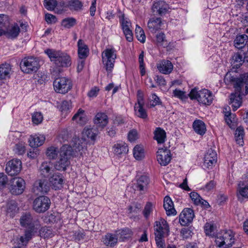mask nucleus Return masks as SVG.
<instances>
[{
    "instance_id": "obj_22",
    "label": "nucleus",
    "mask_w": 248,
    "mask_h": 248,
    "mask_svg": "<svg viewBox=\"0 0 248 248\" xmlns=\"http://www.w3.org/2000/svg\"><path fill=\"white\" fill-rule=\"evenodd\" d=\"M241 92L239 91H235L234 93L231 94L230 97V104L232 105V110H236L241 105L242 103Z\"/></svg>"
},
{
    "instance_id": "obj_34",
    "label": "nucleus",
    "mask_w": 248,
    "mask_h": 248,
    "mask_svg": "<svg viewBox=\"0 0 248 248\" xmlns=\"http://www.w3.org/2000/svg\"><path fill=\"white\" fill-rule=\"evenodd\" d=\"M193 128L196 133L203 135L206 132V126L203 121L200 120H196L193 123Z\"/></svg>"
},
{
    "instance_id": "obj_9",
    "label": "nucleus",
    "mask_w": 248,
    "mask_h": 248,
    "mask_svg": "<svg viewBox=\"0 0 248 248\" xmlns=\"http://www.w3.org/2000/svg\"><path fill=\"white\" fill-rule=\"evenodd\" d=\"M51 201L49 198L41 196L36 198L33 202V209L38 213H43L50 207Z\"/></svg>"
},
{
    "instance_id": "obj_27",
    "label": "nucleus",
    "mask_w": 248,
    "mask_h": 248,
    "mask_svg": "<svg viewBox=\"0 0 248 248\" xmlns=\"http://www.w3.org/2000/svg\"><path fill=\"white\" fill-rule=\"evenodd\" d=\"M163 206L168 216L175 215L176 214L173 202L170 197L166 196L164 198Z\"/></svg>"
},
{
    "instance_id": "obj_12",
    "label": "nucleus",
    "mask_w": 248,
    "mask_h": 248,
    "mask_svg": "<svg viewBox=\"0 0 248 248\" xmlns=\"http://www.w3.org/2000/svg\"><path fill=\"white\" fill-rule=\"evenodd\" d=\"M21 168L22 163L19 159H13L7 163L5 170L9 175L13 176L17 174Z\"/></svg>"
},
{
    "instance_id": "obj_17",
    "label": "nucleus",
    "mask_w": 248,
    "mask_h": 248,
    "mask_svg": "<svg viewBox=\"0 0 248 248\" xmlns=\"http://www.w3.org/2000/svg\"><path fill=\"white\" fill-rule=\"evenodd\" d=\"M169 9L168 4L162 0L154 2L152 8V12L154 15L161 16L166 14Z\"/></svg>"
},
{
    "instance_id": "obj_64",
    "label": "nucleus",
    "mask_w": 248,
    "mask_h": 248,
    "mask_svg": "<svg viewBox=\"0 0 248 248\" xmlns=\"http://www.w3.org/2000/svg\"><path fill=\"white\" fill-rule=\"evenodd\" d=\"M237 190L240 196L248 199V185L244 187H239Z\"/></svg>"
},
{
    "instance_id": "obj_15",
    "label": "nucleus",
    "mask_w": 248,
    "mask_h": 248,
    "mask_svg": "<svg viewBox=\"0 0 248 248\" xmlns=\"http://www.w3.org/2000/svg\"><path fill=\"white\" fill-rule=\"evenodd\" d=\"M49 188V185L46 179H40L34 183L33 190L36 194H45Z\"/></svg>"
},
{
    "instance_id": "obj_52",
    "label": "nucleus",
    "mask_w": 248,
    "mask_h": 248,
    "mask_svg": "<svg viewBox=\"0 0 248 248\" xmlns=\"http://www.w3.org/2000/svg\"><path fill=\"white\" fill-rule=\"evenodd\" d=\"M59 152V150L58 148L51 146L47 149L46 154L50 159H55L57 156Z\"/></svg>"
},
{
    "instance_id": "obj_18",
    "label": "nucleus",
    "mask_w": 248,
    "mask_h": 248,
    "mask_svg": "<svg viewBox=\"0 0 248 248\" xmlns=\"http://www.w3.org/2000/svg\"><path fill=\"white\" fill-rule=\"evenodd\" d=\"M84 141L83 139L75 137H73L69 145H66L71 147L73 155H76V154L78 152H80V154L81 155V151L83 149Z\"/></svg>"
},
{
    "instance_id": "obj_56",
    "label": "nucleus",
    "mask_w": 248,
    "mask_h": 248,
    "mask_svg": "<svg viewBox=\"0 0 248 248\" xmlns=\"http://www.w3.org/2000/svg\"><path fill=\"white\" fill-rule=\"evenodd\" d=\"M161 104L159 98L155 93L152 94L149 100V107L150 108L154 107L157 105Z\"/></svg>"
},
{
    "instance_id": "obj_45",
    "label": "nucleus",
    "mask_w": 248,
    "mask_h": 248,
    "mask_svg": "<svg viewBox=\"0 0 248 248\" xmlns=\"http://www.w3.org/2000/svg\"><path fill=\"white\" fill-rule=\"evenodd\" d=\"M244 136V129L243 127L241 126H238L235 131V137L236 141L238 144L243 145V137Z\"/></svg>"
},
{
    "instance_id": "obj_28",
    "label": "nucleus",
    "mask_w": 248,
    "mask_h": 248,
    "mask_svg": "<svg viewBox=\"0 0 248 248\" xmlns=\"http://www.w3.org/2000/svg\"><path fill=\"white\" fill-rule=\"evenodd\" d=\"M45 140L44 135L31 136L29 140V145L31 147H37L42 145Z\"/></svg>"
},
{
    "instance_id": "obj_11",
    "label": "nucleus",
    "mask_w": 248,
    "mask_h": 248,
    "mask_svg": "<svg viewBox=\"0 0 248 248\" xmlns=\"http://www.w3.org/2000/svg\"><path fill=\"white\" fill-rule=\"evenodd\" d=\"M11 193L15 195L21 194L25 187V182L20 177H14L11 179L8 184Z\"/></svg>"
},
{
    "instance_id": "obj_14",
    "label": "nucleus",
    "mask_w": 248,
    "mask_h": 248,
    "mask_svg": "<svg viewBox=\"0 0 248 248\" xmlns=\"http://www.w3.org/2000/svg\"><path fill=\"white\" fill-rule=\"evenodd\" d=\"M217 162V154L212 149H209L205 153L204 157L203 166L208 168H211Z\"/></svg>"
},
{
    "instance_id": "obj_62",
    "label": "nucleus",
    "mask_w": 248,
    "mask_h": 248,
    "mask_svg": "<svg viewBox=\"0 0 248 248\" xmlns=\"http://www.w3.org/2000/svg\"><path fill=\"white\" fill-rule=\"evenodd\" d=\"M19 32H0V36L4 35L9 39H15L18 36Z\"/></svg>"
},
{
    "instance_id": "obj_30",
    "label": "nucleus",
    "mask_w": 248,
    "mask_h": 248,
    "mask_svg": "<svg viewBox=\"0 0 248 248\" xmlns=\"http://www.w3.org/2000/svg\"><path fill=\"white\" fill-rule=\"evenodd\" d=\"M98 134V130L97 127H87L84 128L82 134L83 137H86L88 139L93 141L95 140V138Z\"/></svg>"
},
{
    "instance_id": "obj_39",
    "label": "nucleus",
    "mask_w": 248,
    "mask_h": 248,
    "mask_svg": "<svg viewBox=\"0 0 248 248\" xmlns=\"http://www.w3.org/2000/svg\"><path fill=\"white\" fill-rule=\"evenodd\" d=\"M18 208L16 202L15 201H10L7 203V215L11 217H13L17 212Z\"/></svg>"
},
{
    "instance_id": "obj_16",
    "label": "nucleus",
    "mask_w": 248,
    "mask_h": 248,
    "mask_svg": "<svg viewBox=\"0 0 248 248\" xmlns=\"http://www.w3.org/2000/svg\"><path fill=\"white\" fill-rule=\"evenodd\" d=\"M156 157L158 163L161 165L166 166L171 160L170 152L167 149H159L156 153Z\"/></svg>"
},
{
    "instance_id": "obj_25",
    "label": "nucleus",
    "mask_w": 248,
    "mask_h": 248,
    "mask_svg": "<svg viewBox=\"0 0 248 248\" xmlns=\"http://www.w3.org/2000/svg\"><path fill=\"white\" fill-rule=\"evenodd\" d=\"M53 188L55 190L61 189L62 187L63 177L62 174L59 172L54 173L49 179Z\"/></svg>"
},
{
    "instance_id": "obj_41",
    "label": "nucleus",
    "mask_w": 248,
    "mask_h": 248,
    "mask_svg": "<svg viewBox=\"0 0 248 248\" xmlns=\"http://www.w3.org/2000/svg\"><path fill=\"white\" fill-rule=\"evenodd\" d=\"M118 234L120 235V240L122 241H125L132 237L133 233L129 228H125L120 231Z\"/></svg>"
},
{
    "instance_id": "obj_23",
    "label": "nucleus",
    "mask_w": 248,
    "mask_h": 248,
    "mask_svg": "<svg viewBox=\"0 0 248 248\" xmlns=\"http://www.w3.org/2000/svg\"><path fill=\"white\" fill-rule=\"evenodd\" d=\"M94 124L97 127L102 129L108 124V117L105 113H97L93 120Z\"/></svg>"
},
{
    "instance_id": "obj_20",
    "label": "nucleus",
    "mask_w": 248,
    "mask_h": 248,
    "mask_svg": "<svg viewBox=\"0 0 248 248\" xmlns=\"http://www.w3.org/2000/svg\"><path fill=\"white\" fill-rule=\"evenodd\" d=\"M157 68L162 74L168 75L173 70V65L170 61L163 60L157 64Z\"/></svg>"
},
{
    "instance_id": "obj_55",
    "label": "nucleus",
    "mask_w": 248,
    "mask_h": 248,
    "mask_svg": "<svg viewBox=\"0 0 248 248\" xmlns=\"http://www.w3.org/2000/svg\"><path fill=\"white\" fill-rule=\"evenodd\" d=\"M57 5V0H44V5L48 10L53 11Z\"/></svg>"
},
{
    "instance_id": "obj_44",
    "label": "nucleus",
    "mask_w": 248,
    "mask_h": 248,
    "mask_svg": "<svg viewBox=\"0 0 248 248\" xmlns=\"http://www.w3.org/2000/svg\"><path fill=\"white\" fill-rule=\"evenodd\" d=\"M144 105H135L134 110L135 114L139 117L145 119L148 117L147 111L144 108Z\"/></svg>"
},
{
    "instance_id": "obj_3",
    "label": "nucleus",
    "mask_w": 248,
    "mask_h": 248,
    "mask_svg": "<svg viewBox=\"0 0 248 248\" xmlns=\"http://www.w3.org/2000/svg\"><path fill=\"white\" fill-rule=\"evenodd\" d=\"M191 99H197L201 104L204 105H210L213 100L212 92L207 89L198 91L196 88L192 89L188 94Z\"/></svg>"
},
{
    "instance_id": "obj_13",
    "label": "nucleus",
    "mask_w": 248,
    "mask_h": 248,
    "mask_svg": "<svg viewBox=\"0 0 248 248\" xmlns=\"http://www.w3.org/2000/svg\"><path fill=\"white\" fill-rule=\"evenodd\" d=\"M193 210L189 208H185L179 216V222L182 226H186L191 223L194 217Z\"/></svg>"
},
{
    "instance_id": "obj_35",
    "label": "nucleus",
    "mask_w": 248,
    "mask_h": 248,
    "mask_svg": "<svg viewBox=\"0 0 248 248\" xmlns=\"http://www.w3.org/2000/svg\"><path fill=\"white\" fill-rule=\"evenodd\" d=\"M52 169V165L50 162H43L39 168L40 174L44 177H47L53 171Z\"/></svg>"
},
{
    "instance_id": "obj_38",
    "label": "nucleus",
    "mask_w": 248,
    "mask_h": 248,
    "mask_svg": "<svg viewBox=\"0 0 248 248\" xmlns=\"http://www.w3.org/2000/svg\"><path fill=\"white\" fill-rule=\"evenodd\" d=\"M71 108L72 102L71 101H63L59 106V109L62 112V115L63 117H65L70 112Z\"/></svg>"
},
{
    "instance_id": "obj_47",
    "label": "nucleus",
    "mask_w": 248,
    "mask_h": 248,
    "mask_svg": "<svg viewBox=\"0 0 248 248\" xmlns=\"http://www.w3.org/2000/svg\"><path fill=\"white\" fill-rule=\"evenodd\" d=\"M226 110H227V108H225ZM224 118L227 124L230 126V127L232 129L234 128V118L233 116L234 115H232V113L230 111H224Z\"/></svg>"
},
{
    "instance_id": "obj_59",
    "label": "nucleus",
    "mask_w": 248,
    "mask_h": 248,
    "mask_svg": "<svg viewBox=\"0 0 248 248\" xmlns=\"http://www.w3.org/2000/svg\"><path fill=\"white\" fill-rule=\"evenodd\" d=\"M142 205L141 203L139 202H134L133 203V205L130 206L128 207V211L129 213H138L140 209H141Z\"/></svg>"
},
{
    "instance_id": "obj_33",
    "label": "nucleus",
    "mask_w": 248,
    "mask_h": 248,
    "mask_svg": "<svg viewBox=\"0 0 248 248\" xmlns=\"http://www.w3.org/2000/svg\"><path fill=\"white\" fill-rule=\"evenodd\" d=\"M11 69V66L9 63H5L0 65V79L9 78Z\"/></svg>"
},
{
    "instance_id": "obj_60",
    "label": "nucleus",
    "mask_w": 248,
    "mask_h": 248,
    "mask_svg": "<svg viewBox=\"0 0 248 248\" xmlns=\"http://www.w3.org/2000/svg\"><path fill=\"white\" fill-rule=\"evenodd\" d=\"M173 94L174 97H177L181 100H185L187 98L186 93L178 89L174 90L173 92Z\"/></svg>"
},
{
    "instance_id": "obj_5",
    "label": "nucleus",
    "mask_w": 248,
    "mask_h": 248,
    "mask_svg": "<svg viewBox=\"0 0 248 248\" xmlns=\"http://www.w3.org/2000/svg\"><path fill=\"white\" fill-rule=\"evenodd\" d=\"M40 66L38 59L34 57H28L23 58L20 63L22 72L27 74L36 72Z\"/></svg>"
},
{
    "instance_id": "obj_8",
    "label": "nucleus",
    "mask_w": 248,
    "mask_h": 248,
    "mask_svg": "<svg viewBox=\"0 0 248 248\" xmlns=\"http://www.w3.org/2000/svg\"><path fill=\"white\" fill-rule=\"evenodd\" d=\"M53 86L56 92L64 94L72 89V83L71 80L67 78H58L54 80Z\"/></svg>"
},
{
    "instance_id": "obj_50",
    "label": "nucleus",
    "mask_w": 248,
    "mask_h": 248,
    "mask_svg": "<svg viewBox=\"0 0 248 248\" xmlns=\"http://www.w3.org/2000/svg\"><path fill=\"white\" fill-rule=\"evenodd\" d=\"M69 8L71 10L78 11L81 10L82 8L83 4L79 0H71L68 1Z\"/></svg>"
},
{
    "instance_id": "obj_7",
    "label": "nucleus",
    "mask_w": 248,
    "mask_h": 248,
    "mask_svg": "<svg viewBox=\"0 0 248 248\" xmlns=\"http://www.w3.org/2000/svg\"><path fill=\"white\" fill-rule=\"evenodd\" d=\"M20 223L22 227L31 230H37L40 227L39 220L29 213H26L21 216Z\"/></svg>"
},
{
    "instance_id": "obj_2",
    "label": "nucleus",
    "mask_w": 248,
    "mask_h": 248,
    "mask_svg": "<svg viewBox=\"0 0 248 248\" xmlns=\"http://www.w3.org/2000/svg\"><path fill=\"white\" fill-rule=\"evenodd\" d=\"M215 241L218 248H229L234 242V233L231 230L222 231L216 234Z\"/></svg>"
},
{
    "instance_id": "obj_54",
    "label": "nucleus",
    "mask_w": 248,
    "mask_h": 248,
    "mask_svg": "<svg viewBox=\"0 0 248 248\" xmlns=\"http://www.w3.org/2000/svg\"><path fill=\"white\" fill-rule=\"evenodd\" d=\"M153 211V205L150 202H147L146 204L142 213L146 219H148Z\"/></svg>"
},
{
    "instance_id": "obj_46",
    "label": "nucleus",
    "mask_w": 248,
    "mask_h": 248,
    "mask_svg": "<svg viewBox=\"0 0 248 248\" xmlns=\"http://www.w3.org/2000/svg\"><path fill=\"white\" fill-rule=\"evenodd\" d=\"M25 232L24 236H21L19 239H17V241H19V244L23 246L26 245L29 240L31 238L32 236V233L36 230H31L30 229H27Z\"/></svg>"
},
{
    "instance_id": "obj_63",
    "label": "nucleus",
    "mask_w": 248,
    "mask_h": 248,
    "mask_svg": "<svg viewBox=\"0 0 248 248\" xmlns=\"http://www.w3.org/2000/svg\"><path fill=\"white\" fill-rule=\"evenodd\" d=\"M189 196L191 200L196 205L200 203V199L201 197L196 192H192L189 194Z\"/></svg>"
},
{
    "instance_id": "obj_29",
    "label": "nucleus",
    "mask_w": 248,
    "mask_h": 248,
    "mask_svg": "<svg viewBox=\"0 0 248 248\" xmlns=\"http://www.w3.org/2000/svg\"><path fill=\"white\" fill-rule=\"evenodd\" d=\"M72 120L79 124H85L87 121L85 111L81 108L78 109V111L73 116Z\"/></svg>"
},
{
    "instance_id": "obj_58",
    "label": "nucleus",
    "mask_w": 248,
    "mask_h": 248,
    "mask_svg": "<svg viewBox=\"0 0 248 248\" xmlns=\"http://www.w3.org/2000/svg\"><path fill=\"white\" fill-rule=\"evenodd\" d=\"M43 119V115L41 112H35L32 115V121L36 124H40L42 122Z\"/></svg>"
},
{
    "instance_id": "obj_32",
    "label": "nucleus",
    "mask_w": 248,
    "mask_h": 248,
    "mask_svg": "<svg viewBox=\"0 0 248 248\" xmlns=\"http://www.w3.org/2000/svg\"><path fill=\"white\" fill-rule=\"evenodd\" d=\"M113 149L114 154L118 155H125L128 152L127 145L123 141H121L115 144L113 147Z\"/></svg>"
},
{
    "instance_id": "obj_57",
    "label": "nucleus",
    "mask_w": 248,
    "mask_h": 248,
    "mask_svg": "<svg viewBox=\"0 0 248 248\" xmlns=\"http://www.w3.org/2000/svg\"><path fill=\"white\" fill-rule=\"evenodd\" d=\"M68 2H65L63 1H60L56 7V12L58 14H62L63 11H65L66 8H69Z\"/></svg>"
},
{
    "instance_id": "obj_43",
    "label": "nucleus",
    "mask_w": 248,
    "mask_h": 248,
    "mask_svg": "<svg viewBox=\"0 0 248 248\" xmlns=\"http://www.w3.org/2000/svg\"><path fill=\"white\" fill-rule=\"evenodd\" d=\"M244 62V57L239 53H235L232 57V64L238 68Z\"/></svg>"
},
{
    "instance_id": "obj_1",
    "label": "nucleus",
    "mask_w": 248,
    "mask_h": 248,
    "mask_svg": "<svg viewBox=\"0 0 248 248\" xmlns=\"http://www.w3.org/2000/svg\"><path fill=\"white\" fill-rule=\"evenodd\" d=\"M45 52L58 67H67L71 64L70 57L63 52L47 49L45 50Z\"/></svg>"
},
{
    "instance_id": "obj_26",
    "label": "nucleus",
    "mask_w": 248,
    "mask_h": 248,
    "mask_svg": "<svg viewBox=\"0 0 248 248\" xmlns=\"http://www.w3.org/2000/svg\"><path fill=\"white\" fill-rule=\"evenodd\" d=\"M117 16L123 31H132V24L129 19L120 11H119Z\"/></svg>"
},
{
    "instance_id": "obj_48",
    "label": "nucleus",
    "mask_w": 248,
    "mask_h": 248,
    "mask_svg": "<svg viewBox=\"0 0 248 248\" xmlns=\"http://www.w3.org/2000/svg\"><path fill=\"white\" fill-rule=\"evenodd\" d=\"M28 25L27 22L22 21H19L11 25L10 31H20L22 30H27Z\"/></svg>"
},
{
    "instance_id": "obj_53",
    "label": "nucleus",
    "mask_w": 248,
    "mask_h": 248,
    "mask_svg": "<svg viewBox=\"0 0 248 248\" xmlns=\"http://www.w3.org/2000/svg\"><path fill=\"white\" fill-rule=\"evenodd\" d=\"M76 23V20L74 18H66L62 20V25L66 29H70Z\"/></svg>"
},
{
    "instance_id": "obj_24",
    "label": "nucleus",
    "mask_w": 248,
    "mask_h": 248,
    "mask_svg": "<svg viewBox=\"0 0 248 248\" xmlns=\"http://www.w3.org/2000/svg\"><path fill=\"white\" fill-rule=\"evenodd\" d=\"M166 25V23L162 22L161 18L159 17L152 18L148 22L149 29L155 31L164 30Z\"/></svg>"
},
{
    "instance_id": "obj_19",
    "label": "nucleus",
    "mask_w": 248,
    "mask_h": 248,
    "mask_svg": "<svg viewBox=\"0 0 248 248\" xmlns=\"http://www.w3.org/2000/svg\"><path fill=\"white\" fill-rule=\"evenodd\" d=\"M150 183V179L146 175L140 176L137 180V182L134 184L133 188L136 190L144 192L147 188Z\"/></svg>"
},
{
    "instance_id": "obj_36",
    "label": "nucleus",
    "mask_w": 248,
    "mask_h": 248,
    "mask_svg": "<svg viewBox=\"0 0 248 248\" xmlns=\"http://www.w3.org/2000/svg\"><path fill=\"white\" fill-rule=\"evenodd\" d=\"M154 139L158 143H163L165 142L166 138V133L164 129L160 127H157L154 132Z\"/></svg>"
},
{
    "instance_id": "obj_37",
    "label": "nucleus",
    "mask_w": 248,
    "mask_h": 248,
    "mask_svg": "<svg viewBox=\"0 0 248 248\" xmlns=\"http://www.w3.org/2000/svg\"><path fill=\"white\" fill-rule=\"evenodd\" d=\"M10 18L8 16L0 14V31H10Z\"/></svg>"
},
{
    "instance_id": "obj_61",
    "label": "nucleus",
    "mask_w": 248,
    "mask_h": 248,
    "mask_svg": "<svg viewBox=\"0 0 248 248\" xmlns=\"http://www.w3.org/2000/svg\"><path fill=\"white\" fill-rule=\"evenodd\" d=\"M15 153L19 155H23L25 151V146L24 144L19 143L15 145Z\"/></svg>"
},
{
    "instance_id": "obj_49",
    "label": "nucleus",
    "mask_w": 248,
    "mask_h": 248,
    "mask_svg": "<svg viewBox=\"0 0 248 248\" xmlns=\"http://www.w3.org/2000/svg\"><path fill=\"white\" fill-rule=\"evenodd\" d=\"M248 39V36L246 34L237 36L234 41L235 46L238 48H242Z\"/></svg>"
},
{
    "instance_id": "obj_4",
    "label": "nucleus",
    "mask_w": 248,
    "mask_h": 248,
    "mask_svg": "<svg viewBox=\"0 0 248 248\" xmlns=\"http://www.w3.org/2000/svg\"><path fill=\"white\" fill-rule=\"evenodd\" d=\"M71 147L63 145L60 151V158L55 165V168L59 170H65L70 164L69 159L72 156Z\"/></svg>"
},
{
    "instance_id": "obj_10",
    "label": "nucleus",
    "mask_w": 248,
    "mask_h": 248,
    "mask_svg": "<svg viewBox=\"0 0 248 248\" xmlns=\"http://www.w3.org/2000/svg\"><path fill=\"white\" fill-rule=\"evenodd\" d=\"M155 238H163L167 236L169 233V226L165 219L161 218L158 221H156L154 225Z\"/></svg>"
},
{
    "instance_id": "obj_40",
    "label": "nucleus",
    "mask_w": 248,
    "mask_h": 248,
    "mask_svg": "<svg viewBox=\"0 0 248 248\" xmlns=\"http://www.w3.org/2000/svg\"><path fill=\"white\" fill-rule=\"evenodd\" d=\"M118 238L111 233H108L104 238H103V242L108 246H114L117 243Z\"/></svg>"
},
{
    "instance_id": "obj_51",
    "label": "nucleus",
    "mask_w": 248,
    "mask_h": 248,
    "mask_svg": "<svg viewBox=\"0 0 248 248\" xmlns=\"http://www.w3.org/2000/svg\"><path fill=\"white\" fill-rule=\"evenodd\" d=\"M133 155L137 160H141L144 156L142 148L139 145H136L133 149Z\"/></svg>"
},
{
    "instance_id": "obj_31",
    "label": "nucleus",
    "mask_w": 248,
    "mask_h": 248,
    "mask_svg": "<svg viewBox=\"0 0 248 248\" xmlns=\"http://www.w3.org/2000/svg\"><path fill=\"white\" fill-rule=\"evenodd\" d=\"M78 55L80 59L86 58L89 54V49L86 45L82 41V40L79 39L78 42Z\"/></svg>"
},
{
    "instance_id": "obj_42",
    "label": "nucleus",
    "mask_w": 248,
    "mask_h": 248,
    "mask_svg": "<svg viewBox=\"0 0 248 248\" xmlns=\"http://www.w3.org/2000/svg\"><path fill=\"white\" fill-rule=\"evenodd\" d=\"M204 229L206 235L214 237L215 238V236L217 233V230L216 227L213 224L206 223L204 225Z\"/></svg>"
},
{
    "instance_id": "obj_6",
    "label": "nucleus",
    "mask_w": 248,
    "mask_h": 248,
    "mask_svg": "<svg viewBox=\"0 0 248 248\" xmlns=\"http://www.w3.org/2000/svg\"><path fill=\"white\" fill-rule=\"evenodd\" d=\"M102 58L104 67L108 75L111 73L114 66L116 58V50L114 48H107L102 54Z\"/></svg>"
},
{
    "instance_id": "obj_21",
    "label": "nucleus",
    "mask_w": 248,
    "mask_h": 248,
    "mask_svg": "<svg viewBox=\"0 0 248 248\" xmlns=\"http://www.w3.org/2000/svg\"><path fill=\"white\" fill-rule=\"evenodd\" d=\"M245 86V93H248V74L241 75L236 81L234 85L235 91H239L241 92L242 88Z\"/></svg>"
}]
</instances>
